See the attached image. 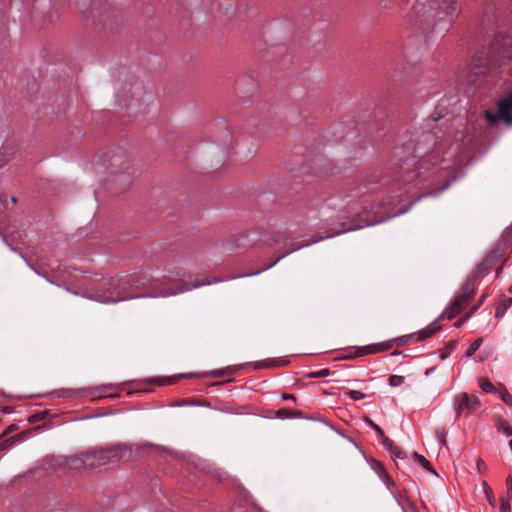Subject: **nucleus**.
<instances>
[{
  "mask_svg": "<svg viewBox=\"0 0 512 512\" xmlns=\"http://www.w3.org/2000/svg\"><path fill=\"white\" fill-rule=\"evenodd\" d=\"M149 285H152L150 280L136 273L118 275L104 283L103 291L98 292L95 299L102 303H114L136 298L139 295L133 291Z\"/></svg>",
  "mask_w": 512,
  "mask_h": 512,
  "instance_id": "1",
  "label": "nucleus"
},
{
  "mask_svg": "<svg viewBox=\"0 0 512 512\" xmlns=\"http://www.w3.org/2000/svg\"><path fill=\"white\" fill-rule=\"evenodd\" d=\"M512 62V39L496 38L489 52L481 51L472 56L470 69L474 74H482L492 67H503Z\"/></svg>",
  "mask_w": 512,
  "mask_h": 512,
  "instance_id": "2",
  "label": "nucleus"
},
{
  "mask_svg": "<svg viewBox=\"0 0 512 512\" xmlns=\"http://www.w3.org/2000/svg\"><path fill=\"white\" fill-rule=\"evenodd\" d=\"M422 7L433 18L434 26L442 24V30L447 31L460 14L457 0H417V7Z\"/></svg>",
  "mask_w": 512,
  "mask_h": 512,
  "instance_id": "3",
  "label": "nucleus"
},
{
  "mask_svg": "<svg viewBox=\"0 0 512 512\" xmlns=\"http://www.w3.org/2000/svg\"><path fill=\"white\" fill-rule=\"evenodd\" d=\"M463 145L460 143L451 144L445 151L442 144H438L434 150L425 155L421 167L428 169L430 165L441 163V170H458L463 164L462 154Z\"/></svg>",
  "mask_w": 512,
  "mask_h": 512,
  "instance_id": "4",
  "label": "nucleus"
},
{
  "mask_svg": "<svg viewBox=\"0 0 512 512\" xmlns=\"http://www.w3.org/2000/svg\"><path fill=\"white\" fill-rule=\"evenodd\" d=\"M91 468L117 462L125 457H131L132 449L126 444H116L105 448L89 450Z\"/></svg>",
  "mask_w": 512,
  "mask_h": 512,
  "instance_id": "5",
  "label": "nucleus"
},
{
  "mask_svg": "<svg viewBox=\"0 0 512 512\" xmlns=\"http://www.w3.org/2000/svg\"><path fill=\"white\" fill-rule=\"evenodd\" d=\"M475 294V279L474 277H469L465 281V283L460 288L459 292L455 296L454 300L443 312V317H447L448 319H452L456 317L459 313H461L470 300L473 298Z\"/></svg>",
  "mask_w": 512,
  "mask_h": 512,
  "instance_id": "6",
  "label": "nucleus"
},
{
  "mask_svg": "<svg viewBox=\"0 0 512 512\" xmlns=\"http://www.w3.org/2000/svg\"><path fill=\"white\" fill-rule=\"evenodd\" d=\"M485 118L491 125H496L499 121L512 125V94L509 93L499 100L497 113L485 111Z\"/></svg>",
  "mask_w": 512,
  "mask_h": 512,
  "instance_id": "7",
  "label": "nucleus"
},
{
  "mask_svg": "<svg viewBox=\"0 0 512 512\" xmlns=\"http://www.w3.org/2000/svg\"><path fill=\"white\" fill-rule=\"evenodd\" d=\"M480 405V399L476 395H469L466 392L458 394L453 400V408L456 413L455 419L460 417L463 410L467 409L472 412L477 410Z\"/></svg>",
  "mask_w": 512,
  "mask_h": 512,
  "instance_id": "8",
  "label": "nucleus"
},
{
  "mask_svg": "<svg viewBox=\"0 0 512 512\" xmlns=\"http://www.w3.org/2000/svg\"><path fill=\"white\" fill-rule=\"evenodd\" d=\"M394 341H386L381 343H376L372 345H367L363 347H358L354 354H349L344 356V358H354L358 356H363L367 354H375L383 351H387L392 348Z\"/></svg>",
  "mask_w": 512,
  "mask_h": 512,
  "instance_id": "9",
  "label": "nucleus"
},
{
  "mask_svg": "<svg viewBox=\"0 0 512 512\" xmlns=\"http://www.w3.org/2000/svg\"><path fill=\"white\" fill-rule=\"evenodd\" d=\"M64 464L69 469H73V470L80 469L82 467L91 468V459H90L89 451L82 453L81 455H74V456H69V457L65 458Z\"/></svg>",
  "mask_w": 512,
  "mask_h": 512,
  "instance_id": "10",
  "label": "nucleus"
},
{
  "mask_svg": "<svg viewBox=\"0 0 512 512\" xmlns=\"http://www.w3.org/2000/svg\"><path fill=\"white\" fill-rule=\"evenodd\" d=\"M495 427H496L498 432L506 435L507 437L512 436V427H511V425L509 424L508 421H506V420H504L502 418H499L495 422Z\"/></svg>",
  "mask_w": 512,
  "mask_h": 512,
  "instance_id": "11",
  "label": "nucleus"
},
{
  "mask_svg": "<svg viewBox=\"0 0 512 512\" xmlns=\"http://www.w3.org/2000/svg\"><path fill=\"white\" fill-rule=\"evenodd\" d=\"M179 277H180L179 272H176L175 274H173L172 271H169V275L161 274V275H157V276H152V278H153L152 282H160V283L173 282V281H176Z\"/></svg>",
  "mask_w": 512,
  "mask_h": 512,
  "instance_id": "12",
  "label": "nucleus"
},
{
  "mask_svg": "<svg viewBox=\"0 0 512 512\" xmlns=\"http://www.w3.org/2000/svg\"><path fill=\"white\" fill-rule=\"evenodd\" d=\"M438 329H439V326L436 323L431 324L430 326L426 327L423 330H420L417 333V339L418 340H423L425 338H428L431 335H433Z\"/></svg>",
  "mask_w": 512,
  "mask_h": 512,
  "instance_id": "13",
  "label": "nucleus"
},
{
  "mask_svg": "<svg viewBox=\"0 0 512 512\" xmlns=\"http://www.w3.org/2000/svg\"><path fill=\"white\" fill-rule=\"evenodd\" d=\"M479 387L486 393H496L497 387L487 378H481L478 381Z\"/></svg>",
  "mask_w": 512,
  "mask_h": 512,
  "instance_id": "14",
  "label": "nucleus"
},
{
  "mask_svg": "<svg viewBox=\"0 0 512 512\" xmlns=\"http://www.w3.org/2000/svg\"><path fill=\"white\" fill-rule=\"evenodd\" d=\"M286 364H287V361L283 360V359L268 360V361L256 362L254 364V367L255 368H263V367L285 366Z\"/></svg>",
  "mask_w": 512,
  "mask_h": 512,
  "instance_id": "15",
  "label": "nucleus"
},
{
  "mask_svg": "<svg viewBox=\"0 0 512 512\" xmlns=\"http://www.w3.org/2000/svg\"><path fill=\"white\" fill-rule=\"evenodd\" d=\"M413 458L428 472L436 474L433 470L431 463L421 454L413 453Z\"/></svg>",
  "mask_w": 512,
  "mask_h": 512,
  "instance_id": "16",
  "label": "nucleus"
},
{
  "mask_svg": "<svg viewBox=\"0 0 512 512\" xmlns=\"http://www.w3.org/2000/svg\"><path fill=\"white\" fill-rule=\"evenodd\" d=\"M457 341L451 340L449 341L441 350H440V359H446L456 348Z\"/></svg>",
  "mask_w": 512,
  "mask_h": 512,
  "instance_id": "17",
  "label": "nucleus"
},
{
  "mask_svg": "<svg viewBox=\"0 0 512 512\" xmlns=\"http://www.w3.org/2000/svg\"><path fill=\"white\" fill-rule=\"evenodd\" d=\"M454 180H455V177H452L450 180L446 181L445 184L442 185L440 188L431 190L427 193H424L418 199H421V198L427 197V196H438L441 192L446 190L450 186L451 182H453Z\"/></svg>",
  "mask_w": 512,
  "mask_h": 512,
  "instance_id": "18",
  "label": "nucleus"
},
{
  "mask_svg": "<svg viewBox=\"0 0 512 512\" xmlns=\"http://www.w3.org/2000/svg\"><path fill=\"white\" fill-rule=\"evenodd\" d=\"M495 394H498L499 398L507 405H512V396L504 386H500L497 389V392Z\"/></svg>",
  "mask_w": 512,
  "mask_h": 512,
  "instance_id": "19",
  "label": "nucleus"
},
{
  "mask_svg": "<svg viewBox=\"0 0 512 512\" xmlns=\"http://www.w3.org/2000/svg\"><path fill=\"white\" fill-rule=\"evenodd\" d=\"M371 468L375 471V473L379 476V478L386 477L387 472H386L384 466L380 462H378L376 460H372Z\"/></svg>",
  "mask_w": 512,
  "mask_h": 512,
  "instance_id": "20",
  "label": "nucleus"
},
{
  "mask_svg": "<svg viewBox=\"0 0 512 512\" xmlns=\"http://www.w3.org/2000/svg\"><path fill=\"white\" fill-rule=\"evenodd\" d=\"M483 490L485 492V495H486V498H487L489 504L492 507H495L496 501H495V498H494V495H493V491H492V489L490 488V486L486 482H483Z\"/></svg>",
  "mask_w": 512,
  "mask_h": 512,
  "instance_id": "21",
  "label": "nucleus"
},
{
  "mask_svg": "<svg viewBox=\"0 0 512 512\" xmlns=\"http://www.w3.org/2000/svg\"><path fill=\"white\" fill-rule=\"evenodd\" d=\"M189 289L190 288L188 286H182V287H180L178 289L165 290V291L159 293L158 296H161V297L173 296V295H177L178 293H182L184 291H187Z\"/></svg>",
  "mask_w": 512,
  "mask_h": 512,
  "instance_id": "22",
  "label": "nucleus"
},
{
  "mask_svg": "<svg viewBox=\"0 0 512 512\" xmlns=\"http://www.w3.org/2000/svg\"><path fill=\"white\" fill-rule=\"evenodd\" d=\"M482 344V338H478L474 340L468 350L466 351V356L471 357L481 346Z\"/></svg>",
  "mask_w": 512,
  "mask_h": 512,
  "instance_id": "23",
  "label": "nucleus"
},
{
  "mask_svg": "<svg viewBox=\"0 0 512 512\" xmlns=\"http://www.w3.org/2000/svg\"><path fill=\"white\" fill-rule=\"evenodd\" d=\"M405 377L400 375H391L388 379L389 385L398 387L404 383Z\"/></svg>",
  "mask_w": 512,
  "mask_h": 512,
  "instance_id": "24",
  "label": "nucleus"
},
{
  "mask_svg": "<svg viewBox=\"0 0 512 512\" xmlns=\"http://www.w3.org/2000/svg\"><path fill=\"white\" fill-rule=\"evenodd\" d=\"M365 422L373 429V431H375V433L378 437L383 436L384 432L379 425H377L375 422H373L369 418H365Z\"/></svg>",
  "mask_w": 512,
  "mask_h": 512,
  "instance_id": "25",
  "label": "nucleus"
},
{
  "mask_svg": "<svg viewBox=\"0 0 512 512\" xmlns=\"http://www.w3.org/2000/svg\"><path fill=\"white\" fill-rule=\"evenodd\" d=\"M381 444L388 450L395 449L393 442L383 433V436H379Z\"/></svg>",
  "mask_w": 512,
  "mask_h": 512,
  "instance_id": "26",
  "label": "nucleus"
},
{
  "mask_svg": "<svg viewBox=\"0 0 512 512\" xmlns=\"http://www.w3.org/2000/svg\"><path fill=\"white\" fill-rule=\"evenodd\" d=\"M509 498H501L500 499V512H511V505H510Z\"/></svg>",
  "mask_w": 512,
  "mask_h": 512,
  "instance_id": "27",
  "label": "nucleus"
},
{
  "mask_svg": "<svg viewBox=\"0 0 512 512\" xmlns=\"http://www.w3.org/2000/svg\"><path fill=\"white\" fill-rule=\"evenodd\" d=\"M348 395H349V398L354 401L362 400L365 397V395L361 391H358V390H350L348 392Z\"/></svg>",
  "mask_w": 512,
  "mask_h": 512,
  "instance_id": "28",
  "label": "nucleus"
},
{
  "mask_svg": "<svg viewBox=\"0 0 512 512\" xmlns=\"http://www.w3.org/2000/svg\"><path fill=\"white\" fill-rule=\"evenodd\" d=\"M329 374H330L329 369L324 368V369L312 372L310 374V377H312V378H323V377H327Z\"/></svg>",
  "mask_w": 512,
  "mask_h": 512,
  "instance_id": "29",
  "label": "nucleus"
},
{
  "mask_svg": "<svg viewBox=\"0 0 512 512\" xmlns=\"http://www.w3.org/2000/svg\"><path fill=\"white\" fill-rule=\"evenodd\" d=\"M383 483L386 485V487L392 492L394 493L393 491V488L396 486L395 482L391 479V477L388 475V473H386V477L385 478H380Z\"/></svg>",
  "mask_w": 512,
  "mask_h": 512,
  "instance_id": "30",
  "label": "nucleus"
},
{
  "mask_svg": "<svg viewBox=\"0 0 512 512\" xmlns=\"http://www.w3.org/2000/svg\"><path fill=\"white\" fill-rule=\"evenodd\" d=\"M408 209H409V208H406V209H404V210H400V211H398V212H396V213H394V214H392V215H389V216H386V217H384V218H381L380 220L372 221V222L368 223L367 225H375V224L380 223V222H382V221H384V220H386V219H389V218H391V217H394V216L400 215V214H402V213H405Z\"/></svg>",
  "mask_w": 512,
  "mask_h": 512,
  "instance_id": "31",
  "label": "nucleus"
},
{
  "mask_svg": "<svg viewBox=\"0 0 512 512\" xmlns=\"http://www.w3.org/2000/svg\"><path fill=\"white\" fill-rule=\"evenodd\" d=\"M480 304H478L477 306H475L467 315L464 319H460L458 320L456 323H455V326L456 327H460L469 317H471L473 315V313L478 309Z\"/></svg>",
  "mask_w": 512,
  "mask_h": 512,
  "instance_id": "32",
  "label": "nucleus"
},
{
  "mask_svg": "<svg viewBox=\"0 0 512 512\" xmlns=\"http://www.w3.org/2000/svg\"><path fill=\"white\" fill-rule=\"evenodd\" d=\"M506 486H507V497L509 500H512V476L509 475L506 479Z\"/></svg>",
  "mask_w": 512,
  "mask_h": 512,
  "instance_id": "33",
  "label": "nucleus"
},
{
  "mask_svg": "<svg viewBox=\"0 0 512 512\" xmlns=\"http://www.w3.org/2000/svg\"><path fill=\"white\" fill-rule=\"evenodd\" d=\"M476 468L479 473H484L487 470V466H486L485 462L480 458L477 459Z\"/></svg>",
  "mask_w": 512,
  "mask_h": 512,
  "instance_id": "34",
  "label": "nucleus"
},
{
  "mask_svg": "<svg viewBox=\"0 0 512 512\" xmlns=\"http://www.w3.org/2000/svg\"><path fill=\"white\" fill-rule=\"evenodd\" d=\"M389 451L397 458L403 459L405 457V453L401 449L397 448L396 446H395V449H392Z\"/></svg>",
  "mask_w": 512,
  "mask_h": 512,
  "instance_id": "35",
  "label": "nucleus"
},
{
  "mask_svg": "<svg viewBox=\"0 0 512 512\" xmlns=\"http://www.w3.org/2000/svg\"><path fill=\"white\" fill-rule=\"evenodd\" d=\"M396 500L399 503V505H401L402 508L404 509V502L407 501V499L404 496L399 495V497L396 498Z\"/></svg>",
  "mask_w": 512,
  "mask_h": 512,
  "instance_id": "36",
  "label": "nucleus"
},
{
  "mask_svg": "<svg viewBox=\"0 0 512 512\" xmlns=\"http://www.w3.org/2000/svg\"><path fill=\"white\" fill-rule=\"evenodd\" d=\"M212 282H199V283H195L192 285V288H197V287H201V286H204V285H207V284H211Z\"/></svg>",
  "mask_w": 512,
  "mask_h": 512,
  "instance_id": "37",
  "label": "nucleus"
},
{
  "mask_svg": "<svg viewBox=\"0 0 512 512\" xmlns=\"http://www.w3.org/2000/svg\"><path fill=\"white\" fill-rule=\"evenodd\" d=\"M282 398L283 399H287V400H294L295 399L294 396L291 395V394H283Z\"/></svg>",
  "mask_w": 512,
  "mask_h": 512,
  "instance_id": "38",
  "label": "nucleus"
},
{
  "mask_svg": "<svg viewBox=\"0 0 512 512\" xmlns=\"http://www.w3.org/2000/svg\"><path fill=\"white\" fill-rule=\"evenodd\" d=\"M435 370V367H431L425 371V376H429L433 371Z\"/></svg>",
  "mask_w": 512,
  "mask_h": 512,
  "instance_id": "39",
  "label": "nucleus"
},
{
  "mask_svg": "<svg viewBox=\"0 0 512 512\" xmlns=\"http://www.w3.org/2000/svg\"><path fill=\"white\" fill-rule=\"evenodd\" d=\"M119 162H120V158L113 157V160H112V165L113 166L118 165Z\"/></svg>",
  "mask_w": 512,
  "mask_h": 512,
  "instance_id": "40",
  "label": "nucleus"
},
{
  "mask_svg": "<svg viewBox=\"0 0 512 512\" xmlns=\"http://www.w3.org/2000/svg\"><path fill=\"white\" fill-rule=\"evenodd\" d=\"M283 256L278 257L273 263L267 266V268L273 267Z\"/></svg>",
  "mask_w": 512,
  "mask_h": 512,
  "instance_id": "41",
  "label": "nucleus"
},
{
  "mask_svg": "<svg viewBox=\"0 0 512 512\" xmlns=\"http://www.w3.org/2000/svg\"><path fill=\"white\" fill-rule=\"evenodd\" d=\"M260 272H261V271L252 272V273H249V274L242 275L241 277H245V276H254V275L259 274Z\"/></svg>",
  "mask_w": 512,
  "mask_h": 512,
  "instance_id": "42",
  "label": "nucleus"
},
{
  "mask_svg": "<svg viewBox=\"0 0 512 512\" xmlns=\"http://www.w3.org/2000/svg\"><path fill=\"white\" fill-rule=\"evenodd\" d=\"M29 265V268H31L32 270H34L37 274L41 275L39 272L36 271V269L31 265V264H28Z\"/></svg>",
  "mask_w": 512,
  "mask_h": 512,
  "instance_id": "43",
  "label": "nucleus"
},
{
  "mask_svg": "<svg viewBox=\"0 0 512 512\" xmlns=\"http://www.w3.org/2000/svg\"><path fill=\"white\" fill-rule=\"evenodd\" d=\"M501 314H502V312L500 311V309H497L496 316L499 317Z\"/></svg>",
  "mask_w": 512,
  "mask_h": 512,
  "instance_id": "44",
  "label": "nucleus"
},
{
  "mask_svg": "<svg viewBox=\"0 0 512 512\" xmlns=\"http://www.w3.org/2000/svg\"><path fill=\"white\" fill-rule=\"evenodd\" d=\"M11 200H12V202H13V203H16V202H17V199H16V197H14V196L11 198Z\"/></svg>",
  "mask_w": 512,
  "mask_h": 512,
  "instance_id": "45",
  "label": "nucleus"
},
{
  "mask_svg": "<svg viewBox=\"0 0 512 512\" xmlns=\"http://www.w3.org/2000/svg\"><path fill=\"white\" fill-rule=\"evenodd\" d=\"M509 447H510V450L512 451V440L509 441Z\"/></svg>",
  "mask_w": 512,
  "mask_h": 512,
  "instance_id": "46",
  "label": "nucleus"
},
{
  "mask_svg": "<svg viewBox=\"0 0 512 512\" xmlns=\"http://www.w3.org/2000/svg\"><path fill=\"white\" fill-rule=\"evenodd\" d=\"M351 230H353V229L352 228H348V229L343 230L342 232L351 231Z\"/></svg>",
  "mask_w": 512,
  "mask_h": 512,
  "instance_id": "47",
  "label": "nucleus"
},
{
  "mask_svg": "<svg viewBox=\"0 0 512 512\" xmlns=\"http://www.w3.org/2000/svg\"><path fill=\"white\" fill-rule=\"evenodd\" d=\"M507 302H508V304L510 305V304H511V302H512V299H508V300H507Z\"/></svg>",
  "mask_w": 512,
  "mask_h": 512,
  "instance_id": "48",
  "label": "nucleus"
}]
</instances>
